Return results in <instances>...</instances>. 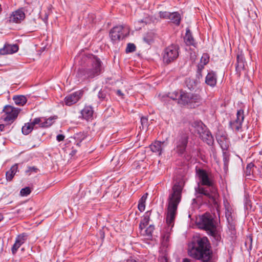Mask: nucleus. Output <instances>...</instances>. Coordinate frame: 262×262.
Instances as JSON below:
<instances>
[{
	"label": "nucleus",
	"mask_w": 262,
	"mask_h": 262,
	"mask_svg": "<svg viewBox=\"0 0 262 262\" xmlns=\"http://www.w3.org/2000/svg\"><path fill=\"white\" fill-rule=\"evenodd\" d=\"M18 47L16 45H6L0 49V54L2 55L10 54L16 52Z\"/></svg>",
	"instance_id": "nucleus-16"
},
{
	"label": "nucleus",
	"mask_w": 262,
	"mask_h": 262,
	"mask_svg": "<svg viewBox=\"0 0 262 262\" xmlns=\"http://www.w3.org/2000/svg\"><path fill=\"white\" fill-rule=\"evenodd\" d=\"M241 62H244V57L242 54H238L237 56V63H239Z\"/></svg>",
	"instance_id": "nucleus-41"
},
{
	"label": "nucleus",
	"mask_w": 262,
	"mask_h": 262,
	"mask_svg": "<svg viewBox=\"0 0 262 262\" xmlns=\"http://www.w3.org/2000/svg\"><path fill=\"white\" fill-rule=\"evenodd\" d=\"M18 171V165L15 164L13 165L9 170L6 172V178L8 181H10L13 178L14 175Z\"/></svg>",
	"instance_id": "nucleus-21"
},
{
	"label": "nucleus",
	"mask_w": 262,
	"mask_h": 262,
	"mask_svg": "<svg viewBox=\"0 0 262 262\" xmlns=\"http://www.w3.org/2000/svg\"><path fill=\"white\" fill-rule=\"evenodd\" d=\"M27 235L25 233L21 234L17 236L15 242L11 249L13 254L16 253L18 249L25 243Z\"/></svg>",
	"instance_id": "nucleus-13"
},
{
	"label": "nucleus",
	"mask_w": 262,
	"mask_h": 262,
	"mask_svg": "<svg viewBox=\"0 0 262 262\" xmlns=\"http://www.w3.org/2000/svg\"><path fill=\"white\" fill-rule=\"evenodd\" d=\"M169 98L172 100H177L180 98V95L178 92H174L169 94Z\"/></svg>",
	"instance_id": "nucleus-39"
},
{
	"label": "nucleus",
	"mask_w": 262,
	"mask_h": 262,
	"mask_svg": "<svg viewBox=\"0 0 262 262\" xmlns=\"http://www.w3.org/2000/svg\"><path fill=\"white\" fill-rule=\"evenodd\" d=\"M117 94L118 96L121 97L122 98L123 97L124 94L120 90H117Z\"/></svg>",
	"instance_id": "nucleus-45"
},
{
	"label": "nucleus",
	"mask_w": 262,
	"mask_h": 262,
	"mask_svg": "<svg viewBox=\"0 0 262 262\" xmlns=\"http://www.w3.org/2000/svg\"><path fill=\"white\" fill-rule=\"evenodd\" d=\"M217 141L219 143V144L221 145V147L222 148L226 147V143L224 144V141L221 140V139L218 138Z\"/></svg>",
	"instance_id": "nucleus-43"
},
{
	"label": "nucleus",
	"mask_w": 262,
	"mask_h": 262,
	"mask_svg": "<svg viewBox=\"0 0 262 262\" xmlns=\"http://www.w3.org/2000/svg\"><path fill=\"white\" fill-rule=\"evenodd\" d=\"M199 182L195 188L196 193L203 194L214 200L217 196V189L212 174L203 169H196Z\"/></svg>",
	"instance_id": "nucleus-2"
},
{
	"label": "nucleus",
	"mask_w": 262,
	"mask_h": 262,
	"mask_svg": "<svg viewBox=\"0 0 262 262\" xmlns=\"http://www.w3.org/2000/svg\"><path fill=\"white\" fill-rule=\"evenodd\" d=\"M191 94V93H186L183 91H181L180 98L178 99V103L182 105H187L190 107Z\"/></svg>",
	"instance_id": "nucleus-14"
},
{
	"label": "nucleus",
	"mask_w": 262,
	"mask_h": 262,
	"mask_svg": "<svg viewBox=\"0 0 262 262\" xmlns=\"http://www.w3.org/2000/svg\"><path fill=\"white\" fill-rule=\"evenodd\" d=\"M83 95V92L78 91L66 96L64 98L65 104L71 106L77 102Z\"/></svg>",
	"instance_id": "nucleus-11"
},
{
	"label": "nucleus",
	"mask_w": 262,
	"mask_h": 262,
	"mask_svg": "<svg viewBox=\"0 0 262 262\" xmlns=\"http://www.w3.org/2000/svg\"><path fill=\"white\" fill-rule=\"evenodd\" d=\"M34 128V126L30 123H25L21 128L22 133L24 135H28Z\"/></svg>",
	"instance_id": "nucleus-29"
},
{
	"label": "nucleus",
	"mask_w": 262,
	"mask_h": 262,
	"mask_svg": "<svg viewBox=\"0 0 262 262\" xmlns=\"http://www.w3.org/2000/svg\"><path fill=\"white\" fill-rule=\"evenodd\" d=\"M251 166H253V165H251V164H248V165H247V166L246 169H248L249 168H250Z\"/></svg>",
	"instance_id": "nucleus-49"
},
{
	"label": "nucleus",
	"mask_w": 262,
	"mask_h": 262,
	"mask_svg": "<svg viewBox=\"0 0 262 262\" xmlns=\"http://www.w3.org/2000/svg\"><path fill=\"white\" fill-rule=\"evenodd\" d=\"M159 14L160 18L163 19H169L170 13L166 11H160Z\"/></svg>",
	"instance_id": "nucleus-34"
},
{
	"label": "nucleus",
	"mask_w": 262,
	"mask_h": 262,
	"mask_svg": "<svg viewBox=\"0 0 262 262\" xmlns=\"http://www.w3.org/2000/svg\"><path fill=\"white\" fill-rule=\"evenodd\" d=\"M225 215H226V217L227 220L228 221V222L232 220V217L231 216V215H232L231 209H230L229 208H226Z\"/></svg>",
	"instance_id": "nucleus-37"
},
{
	"label": "nucleus",
	"mask_w": 262,
	"mask_h": 262,
	"mask_svg": "<svg viewBox=\"0 0 262 262\" xmlns=\"http://www.w3.org/2000/svg\"><path fill=\"white\" fill-rule=\"evenodd\" d=\"M206 64H204L203 63H200L198 66V70H197V74L196 76L198 78H200L202 77V71L204 68V66Z\"/></svg>",
	"instance_id": "nucleus-31"
},
{
	"label": "nucleus",
	"mask_w": 262,
	"mask_h": 262,
	"mask_svg": "<svg viewBox=\"0 0 262 262\" xmlns=\"http://www.w3.org/2000/svg\"><path fill=\"white\" fill-rule=\"evenodd\" d=\"M126 262H138L135 259L133 258H129L126 260Z\"/></svg>",
	"instance_id": "nucleus-46"
},
{
	"label": "nucleus",
	"mask_w": 262,
	"mask_h": 262,
	"mask_svg": "<svg viewBox=\"0 0 262 262\" xmlns=\"http://www.w3.org/2000/svg\"><path fill=\"white\" fill-rule=\"evenodd\" d=\"M209 61V56L207 53H204L201 58L200 63L207 64Z\"/></svg>",
	"instance_id": "nucleus-32"
},
{
	"label": "nucleus",
	"mask_w": 262,
	"mask_h": 262,
	"mask_svg": "<svg viewBox=\"0 0 262 262\" xmlns=\"http://www.w3.org/2000/svg\"><path fill=\"white\" fill-rule=\"evenodd\" d=\"M129 34L127 27L120 25L113 27L110 32V37L114 43L123 39Z\"/></svg>",
	"instance_id": "nucleus-5"
},
{
	"label": "nucleus",
	"mask_w": 262,
	"mask_h": 262,
	"mask_svg": "<svg viewBox=\"0 0 262 262\" xmlns=\"http://www.w3.org/2000/svg\"><path fill=\"white\" fill-rule=\"evenodd\" d=\"M182 262H190V260L187 258H185L183 260Z\"/></svg>",
	"instance_id": "nucleus-48"
},
{
	"label": "nucleus",
	"mask_w": 262,
	"mask_h": 262,
	"mask_svg": "<svg viewBox=\"0 0 262 262\" xmlns=\"http://www.w3.org/2000/svg\"><path fill=\"white\" fill-rule=\"evenodd\" d=\"M198 226L200 228L207 231L212 236H214L216 234L215 223L213 216L209 213H205L200 217Z\"/></svg>",
	"instance_id": "nucleus-4"
},
{
	"label": "nucleus",
	"mask_w": 262,
	"mask_h": 262,
	"mask_svg": "<svg viewBox=\"0 0 262 262\" xmlns=\"http://www.w3.org/2000/svg\"><path fill=\"white\" fill-rule=\"evenodd\" d=\"M65 137L64 135L60 134L58 135L56 137V139L58 141L60 142L64 140Z\"/></svg>",
	"instance_id": "nucleus-42"
},
{
	"label": "nucleus",
	"mask_w": 262,
	"mask_h": 262,
	"mask_svg": "<svg viewBox=\"0 0 262 262\" xmlns=\"http://www.w3.org/2000/svg\"><path fill=\"white\" fill-rule=\"evenodd\" d=\"M209 241L206 237L199 238L189 247L188 254L190 256L203 261H208L211 257Z\"/></svg>",
	"instance_id": "nucleus-3"
},
{
	"label": "nucleus",
	"mask_w": 262,
	"mask_h": 262,
	"mask_svg": "<svg viewBox=\"0 0 262 262\" xmlns=\"http://www.w3.org/2000/svg\"><path fill=\"white\" fill-rule=\"evenodd\" d=\"M3 219V215L0 213V221H2Z\"/></svg>",
	"instance_id": "nucleus-50"
},
{
	"label": "nucleus",
	"mask_w": 262,
	"mask_h": 262,
	"mask_svg": "<svg viewBox=\"0 0 262 262\" xmlns=\"http://www.w3.org/2000/svg\"><path fill=\"white\" fill-rule=\"evenodd\" d=\"M148 194L146 193L144 194L139 201L138 203V209L142 212L145 210V202L147 198Z\"/></svg>",
	"instance_id": "nucleus-26"
},
{
	"label": "nucleus",
	"mask_w": 262,
	"mask_h": 262,
	"mask_svg": "<svg viewBox=\"0 0 262 262\" xmlns=\"http://www.w3.org/2000/svg\"><path fill=\"white\" fill-rule=\"evenodd\" d=\"M56 119L55 117H51L48 119H42V122L40 123L41 127H48L50 126Z\"/></svg>",
	"instance_id": "nucleus-25"
},
{
	"label": "nucleus",
	"mask_w": 262,
	"mask_h": 262,
	"mask_svg": "<svg viewBox=\"0 0 262 262\" xmlns=\"http://www.w3.org/2000/svg\"><path fill=\"white\" fill-rule=\"evenodd\" d=\"M38 171V169L37 168H36L35 167H29L28 168V169L26 171V172L28 173V172H37Z\"/></svg>",
	"instance_id": "nucleus-40"
},
{
	"label": "nucleus",
	"mask_w": 262,
	"mask_h": 262,
	"mask_svg": "<svg viewBox=\"0 0 262 262\" xmlns=\"http://www.w3.org/2000/svg\"><path fill=\"white\" fill-rule=\"evenodd\" d=\"M202 130H203V128H202ZM198 133L200 135V138L207 144L208 145H212L213 143V138L211 135L210 133L207 130H202V132H200V130L198 129Z\"/></svg>",
	"instance_id": "nucleus-15"
},
{
	"label": "nucleus",
	"mask_w": 262,
	"mask_h": 262,
	"mask_svg": "<svg viewBox=\"0 0 262 262\" xmlns=\"http://www.w3.org/2000/svg\"><path fill=\"white\" fill-rule=\"evenodd\" d=\"M182 185L180 182L176 183L172 188L171 192L168 198L167 208L166 224L167 228L166 233L163 236L164 240L168 241L170 232L174 225L178 206L181 200Z\"/></svg>",
	"instance_id": "nucleus-1"
},
{
	"label": "nucleus",
	"mask_w": 262,
	"mask_h": 262,
	"mask_svg": "<svg viewBox=\"0 0 262 262\" xmlns=\"http://www.w3.org/2000/svg\"><path fill=\"white\" fill-rule=\"evenodd\" d=\"M13 99L16 105L20 106H23L27 101L26 97L23 95L15 96Z\"/></svg>",
	"instance_id": "nucleus-23"
},
{
	"label": "nucleus",
	"mask_w": 262,
	"mask_h": 262,
	"mask_svg": "<svg viewBox=\"0 0 262 262\" xmlns=\"http://www.w3.org/2000/svg\"><path fill=\"white\" fill-rule=\"evenodd\" d=\"M25 14L21 9H18L13 12L9 17L10 22L19 23L24 19Z\"/></svg>",
	"instance_id": "nucleus-12"
},
{
	"label": "nucleus",
	"mask_w": 262,
	"mask_h": 262,
	"mask_svg": "<svg viewBox=\"0 0 262 262\" xmlns=\"http://www.w3.org/2000/svg\"><path fill=\"white\" fill-rule=\"evenodd\" d=\"M181 19V16L179 13H170L169 19H170L172 23L177 25H179Z\"/></svg>",
	"instance_id": "nucleus-24"
},
{
	"label": "nucleus",
	"mask_w": 262,
	"mask_h": 262,
	"mask_svg": "<svg viewBox=\"0 0 262 262\" xmlns=\"http://www.w3.org/2000/svg\"><path fill=\"white\" fill-rule=\"evenodd\" d=\"M188 136L186 134L179 135L176 143V149L180 154H183L186 149L188 143Z\"/></svg>",
	"instance_id": "nucleus-10"
},
{
	"label": "nucleus",
	"mask_w": 262,
	"mask_h": 262,
	"mask_svg": "<svg viewBox=\"0 0 262 262\" xmlns=\"http://www.w3.org/2000/svg\"><path fill=\"white\" fill-rule=\"evenodd\" d=\"M105 93H104V92H100L99 94H98V96L99 98H101L102 99H104L105 97Z\"/></svg>",
	"instance_id": "nucleus-44"
},
{
	"label": "nucleus",
	"mask_w": 262,
	"mask_h": 262,
	"mask_svg": "<svg viewBox=\"0 0 262 262\" xmlns=\"http://www.w3.org/2000/svg\"><path fill=\"white\" fill-rule=\"evenodd\" d=\"M31 193V189L29 187H27L21 189L20 194L21 196H27Z\"/></svg>",
	"instance_id": "nucleus-33"
},
{
	"label": "nucleus",
	"mask_w": 262,
	"mask_h": 262,
	"mask_svg": "<svg viewBox=\"0 0 262 262\" xmlns=\"http://www.w3.org/2000/svg\"><path fill=\"white\" fill-rule=\"evenodd\" d=\"M184 41L187 45L195 46L196 43L188 29L186 30V34L184 37Z\"/></svg>",
	"instance_id": "nucleus-22"
},
{
	"label": "nucleus",
	"mask_w": 262,
	"mask_h": 262,
	"mask_svg": "<svg viewBox=\"0 0 262 262\" xmlns=\"http://www.w3.org/2000/svg\"><path fill=\"white\" fill-rule=\"evenodd\" d=\"M136 50V46L133 43H128L126 49V52L127 53L132 52L135 51Z\"/></svg>",
	"instance_id": "nucleus-36"
},
{
	"label": "nucleus",
	"mask_w": 262,
	"mask_h": 262,
	"mask_svg": "<svg viewBox=\"0 0 262 262\" xmlns=\"http://www.w3.org/2000/svg\"><path fill=\"white\" fill-rule=\"evenodd\" d=\"M42 122V119L40 118H36L32 121L31 122V123L34 127L35 125L39 124L40 127V123Z\"/></svg>",
	"instance_id": "nucleus-38"
},
{
	"label": "nucleus",
	"mask_w": 262,
	"mask_h": 262,
	"mask_svg": "<svg viewBox=\"0 0 262 262\" xmlns=\"http://www.w3.org/2000/svg\"><path fill=\"white\" fill-rule=\"evenodd\" d=\"M141 123L143 129L147 128L148 125L147 118L145 117H141Z\"/></svg>",
	"instance_id": "nucleus-35"
},
{
	"label": "nucleus",
	"mask_w": 262,
	"mask_h": 262,
	"mask_svg": "<svg viewBox=\"0 0 262 262\" xmlns=\"http://www.w3.org/2000/svg\"><path fill=\"white\" fill-rule=\"evenodd\" d=\"M154 230V226L152 225H150L148 228L146 229L143 228L142 231L140 230L141 234L144 236H147L148 238H149L151 236L152 233Z\"/></svg>",
	"instance_id": "nucleus-28"
},
{
	"label": "nucleus",
	"mask_w": 262,
	"mask_h": 262,
	"mask_svg": "<svg viewBox=\"0 0 262 262\" xmlns=\"http://www.w3.org/2000/svg\"><path fill=\"white\" fill-rule=\"evenodd\" d=\"M150 214V213L149 212H146L144 216L143 219L139 225V228L140 230H141V231H142V229L145 228V227L148 224Z\"/></svg>",
	"instance_id": "nucleus-27"
},
{
	"label": "nucleus",
	"mask_w": 262,
	"mask_h": 262,
	"mask_svg": "<svg viewBox=\"0 0 262 262\" xmlns=\"http://www.w3.org/2000/svg\"><path fill=\"white\" fill-rule=\"evenodd\" d=\"M179 56V48L176 45H171L167 47L163 54V60L167 64L173 61Z\"/></svg>",
	"instance_id": "nucleus-6"
},
{
	"label": "nucleus",
	"mask_w": 262,
	"mask_h": 262,
	"mask_svg": "<svg viewBox=\"0 0 262 262\" xmlns=\"http://www.w3.org/2000/svg\"><path fill=\"white\" fill-rule=\"evenodd\" d=\"M81 114L83 119L86 120H91L93 118L94 110L93 107L90 105H86L81 111Z\"/></svg>",
	"instance_id": "nucleus-18"
},
{
	"label": "nucleus",
	"mask_w": 262,
	"mask_h": 262,
	"mask_svg": "<svg viewBox=\"0 0 262 262\" xmlns=\"http://www.w3.org/2000/svg\"><path fill=\"white\" fill-rule=\"evenodd\" d=\"M203 99L201 96L198 94H191L190 108H195L202 103Z\"/></svg>",
	"instance_id": "nucleus-20"
},
{
	"label": "nucleus",
	"mask_w": 262,
	"mask_h": 262,
	"mask_svg": "<svg viewBox=\"0 0 262 262\" xmlns=\"http://www.w3.org/2000/svg\"><path fill=\"white\" fill-rule=\"evenodd\" d=\"M244 119V111L242 110L238 111L236 113V119L230 122V126L233 131L237 132L241 130Z\"/></svg>",
	"instance_id": "nucleus-9"
},
{
	"label": "nucleus",
	"mask_w": 262,
	"mask_h": 262,
	"mask_svg": "<svg viewBox=\"0 0 262 262\" xmlns=\"http://www.w3.org/2000/svg\"><path fill=\"white\" fill-rule=\"evenodd\" d=\"M164 142H162L157 141L152 143L150 145L149 147L153 152H155L157 155L160 156L162 154L163 148L164 147Z\"/></svg>",
	"instance_id": "nucleus-17"
},
{
	"label": "nucleus",
	"mask_w": 262,
	"mask_h": 262,
	"mask_svg": "<svg viewBox=\"0 0 262 262\" xmlns=\"http://www.w3.org/2000/svg\"><path fill=\"white\" fill-rule=\"evenodd\" d=\"M25 1H26L27 0H25Z\"/></svg>",
	"instance_id": "nucleus-51"
},
{
	"label": "nucleus",
	"mask_w": 262,
	"mask_h": 262,
	"mask_svg": "<svg viewBox=\"0 0 262 262\" xmlns=\"http://www.w3.org/2000/svg\"><path fill=\"white\" fill-rule=\"evenodd\" d=\"M88 62L92 64V68L88 69V77H93L99 75L101 71L100 60L93 56H91L88 58Z\"/></svg>",
	"instance_id": "nucleus-8"
},
{
	"label": "nucleus",
	"mask_w": 262,
	"mask_h": 262,
	"mask_svg": "<svg viewBox=\"0 0 262 262\" xmlns=\"http://www.w3.org/2000/svg\"><path fill=\"white\" fill-rule=\"evenodd\" d=\"M20 110L11 105H7L3 109V119L4 121L12 123L17 118Z\"/></svg>",
	"instance_id": "nucleus-7"
},
{
	"label": "nucleus",
	"mask_w": 262,
	"mask_h": 262,
	"mask_svg": "<svg viewBox=\"0 0 262 262\" xmlns=\"http://www.w3.org/2000/svg\"><path fill=\"white\" fill-rule=\"evenodd\" d=\"M245 68V62H241L239 63H236V71L238 74V75H241V72L242 70H243Z\"/></svg>",
	"instance_id": "nucleus-30"
},
{
	"label": "nucleus",
	"mask_w": 262,
	"mask_h": 262,
	"mask_svg": "<svg viewBox=\"0 0 262 262\" xmlns=\"http://www.w3.org/2000/svg\"><path fill=\"white\" fill-rule=\"evenodd\" d=\"M217 82V76L215 72H209L205 78V83L211 87H214Z\"/></svg>",
	"instance_id": "nucleus-19"
},
{
	"label": "nucleus",
	"mask_w": 262,
	"mask_h": 262,
	"mask_svg": "<svg viewBox=\"0 0 262 262\" xmlns=\"http://www.w3.org/2000/svg\"><path fill=\"white\" fill-rule=\"evenodd\" d=\"M32 210V207H27L25 209V212L27 213V214H29L30 213V211H31Z\"/></svg>",
	"instance_id": "nucleus-47"
}]
</instances>
